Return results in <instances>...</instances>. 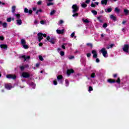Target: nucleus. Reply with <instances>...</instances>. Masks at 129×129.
Here are the masks:
<instances>
[{
    "instance_id": "1",
    "label": "nucleus",
    "mask_w": 129,
    "mask_h": 129,
    "mask_svg": "<svg viewBox=\"0 0 129 129\" xmlns=\"http://www.w3.org/2000/svg\"><path fill=\"white\" fill-rule=\"evenodd\" d=\"M100 51H101V52L102 53V54H103V56L104 57L106 58V57L108 56L107 51L106 50V49L105 48H103Z\"/></svg>"
},
{
    "instance_id": "2",
    "label": "nucleus",
    "mask_w": 129,
    "mask_h": 129,
    "mask_svg": "<svg viewBox=\"0 0 129 129\" xmlns=\"http://www.w3.org/2000/svg\"><path fill=\"white\" fill-rule=\"evenodd\" d=\"M46 40L50 42V43H51V44H55V42H56V38H50V36H47Z\"/></svg>"
},
{
    "instance_id": "3",
    "label": "nucleus",
    "mask_w": 129,
    "mask_h": 129,
    "mask_svg": "<svg viewBox=\"0 0 129 129\" xmlns=\"http://www.w3.org/2000/svg\"><path fill=\"white\" fill-rule=\"evenodd\" d=\"M73 13H76L79 10V7H78L76 4L73 5Z\"/></svg>"
},
{
    "instance_id": "4",
    "label": "nucleus",
    "mask_w": 129,
    "mask_h": 129,
    "mask_svg": "<svg viewBox=\"0 0 129 129\" xmlns=\"http://www.w3.org/2000/svg\"><path fill=\"white\" fill-rule=\"evenodd\" d=\"M6 77L9 79H16L17 78L16 75H8L6 76Z\"/></svg>"
},
{
    "instance_id": "5",
    "label": "nucleus",
    "mask_w": 129,
    "mask_h": 129,
    "mask_svg": "<svg viewBox=\"0 0 129 129\" xmlns=\"http://www.w3.org/2000/svg\"><path fill=\"white\" fill-rule=\"evenodd\" d=\"M129 46L127 44H125L123 47V51L126 52V53H128Z\"/></svg>"
},
{
    "instance_id": "6",
    "label": "nucleus",
    "mask_w": 129,
    "mask_h": 129,
    "mask_svg": "<svg viewBox=\"0 0 129 129\" xmlns=\"http://www.w3.org/2000/svg\"><path fill=\"white\" fill-rule=\"evenodd\" d=\"M24 13L25 14H29V15H32L33 13V10L28 9V8H25L24 9Z\"/></svg>"
},
{
    "instance_id": "7",
    "label": "nucleus",
    "mask_w": 129,
    "mask_h": 129,
    "mask_svg": "<svg viewBox=\"0 0 129 129\" xmlns=\"http://www.w3.org/2000/svg\"><path fill=\"white\" fill-rule=\"evenodd\" d=\"M37 35H38L39 42H41V41L43 40V34L41 33H38L37 34Z\"/></svg>"
},
{
    "instance_id": "8",
    "label": "nucleus",
    "mask_w": 129,
    "mask_h": 129,
    "mask_svg": "<svg viewBox=\"0 0 129 129\" xmlns=\"http://www.w3.org/2000/svg\"><path fill=\"white\" fill-rule=\"evenodd\" d=\"M5 87L6 89L10 90L13 88L12 85L11 84H6L5 85Z\"/></svg>"
},
{
    "instance_id": "9",
    "label": "nucleus",
    "mask_w": 129,
    "mask_h": 129,
    "mask_svg": "<svg viewBox=\"0 0 129 129\" xmlns=\"http://www.w3.org/2000/svg\"><path fill=\"white\" fill-rule=\"evenodd\" d=\"M92 54H93V58H97V52L95 50H93L92 51Z\"/></svg>"
},
{
    "instance_id": "10",
    "label": "nucleus",
    "mask_w": 129,
    "mask_h": 129,
    "mask_svg": "<svg viewBox=\"0 0 129 129\" xmlns=\"http://www.w3.org/2000/svg\"><path fill=\"white\" fill-rule=\"evenodd\" d=\"M67 73L68 76H70V74H71V73H74V70H73V69L68 70Z\"/></svg>"
},
{
    "instance_id": "11",
    "label": "nucleus",
    "mask_w": 129,
    "mask_h": 129,
    "mask_svg": "<svg viewBox=\"0 0 129 129\" xmlns=\"http://www.w3.org/2000/svg\"><path fill=\"white\" fill-rule=\"evenodd\" d=\"M22 76L24 78H28L30 77V74L28 73H23Z\"/></svg>"
},
{
    "instance_id": "12",
    "label": "nucleus",
    "mask_w": 129,
    "mask_h": 129,
    "mask_svg": "<svg viewBox=\"0 0 129 129\" xmlns=\"http://www.w3.org/2000/svg\"><path fill=\"white\" fill-rule=\"evenodd\" d=\"M20 58H23V59H24V61H27V60H29V59H30V56H26V55H22L20 56Z\"/></svg>"
},
{
    "instance_id": "13",
    "label": "nucleus",
    "mask_w": 129,
    "mask_h": 129,
    "mask_svg": "<svg viewBox=\"0 0 129 129\" xmlns=\"http://www.w3.org/2000/svg\"><path fill=\"white\" fill-rule=\"evenodd\" d=\"M16 24L18 26H21L22 25V20L21 19H17L16 20Z\"/></svg>"
},
{
    "instance_id": "14",
    "label": "nucleus",
    "mask_w": 129,
    "mask_h": 129,
    "mask_svg": "<svg viewBox=\"0 0 129 129\" xmlns=\"http://www.w3.org/2000/svg\"><path fill=\"white\" fill-rule=\"evenodd\" d=\"M56 33L57 34H63L64 33V29H62L61 30H60L59 29L56 30Z\"/></svg>"
},
{
    "instance_id": "15",
    "label": "nucleus",
    "mask_w": 129,
    "mask_h": 129,
    "mask_svg": "<svg viewBox=\"0 0 129 129\" xmlns=\"http://www.w3.org/2000/svg\"><path fill=\"white\" fill-rule=\"evenodd\" d=\"M0 47L2 49H7L8 48V45H7L6 44H1Z\"/></svg>"
},
{
    "instance_id": "16",
    "label": "nucleus",
    "mask_w": 129,
    "mask_h": 129,
    "mask_svg": "<svg viewBox=\"0 0 129 129\" xmlns=\"http://www.w3.org/2000/svg\"><path fill=\"white\" fill-rule=\"evenodd\" d=\"M112 11V9L111 8H108L105 10V12L106 13H110Z\"/></svg>"
},
{
    "instance_id": "17",
    "label": "nucleus",
    "mask_w": 129,
    "mask_h": 129,
    "mask_svg": "<svg viewBox=\"0 0 129 129\" xmlns=\"http://www.w3.org/2000/svg\"><path fill=\"white\" fill-rule=\"evenodd\" d=\"M101 5H105L106 6L107 5V0H102L101 1Z\"/></svg>"
},
{
    "instance_id": "18",
    "label": "nucleus",
    "mask_w": 129,
    "mask_h": 129,
    "mask_svg": "<svg viewBox=\"0 0 129 129\" xmlns=\"http://www.w3.org/2000/svg\"><path fill=\"white\" fill-rule=\"evenodd\" d=\"M14 16H15V18L17 20H19L20 18H21V15L20 14H16Z\"/></svg>"
},
{
    "instance_id": "19",
    "label": "nucleus",
    "mask_w": 129,
    "mask_h": 129,
    "mask_svg": "<svg viewBox=\"0 0 129 129\" xmlns=\"http://www.w3.org/2000/svg\"><path fill=\"white\" fill-rule=\"evenodd\" d=\"M110 18L111 19V20H113V21H116V17H115V16L111 15L110 16Z\"/></svg>"
},
{
    "instance_id": "20",
    "label": "nucleus",
    "mask_w": 129,
    "mask_h": 129,
    "mask_svg": "<svg viewBox=\"0 0 129 129\" xmlns=\"http://www.w3.org/2000/svg\"><path fill=\"white\" fill-rule=\"evenodd\" d=\"M107 82H109V83H115V80L112 79H108L107 80Z\"/></svg>"
},
{
    "instance_id": "21",
    "label": "nucleus",
    "mask_w": 129,
    "mask_h": 129,
    "mask_svg": "<svg viewBox=\"0 0 129 129\" xmlns=\"http://www.w3.org/2000/svg\"><path fill=\"white\" fill-rule=\"evenodd\" d=\"M82 21L83 22V23H84L85 24H88L89 23V21L87 19H82Z\"/></svg>"
},
{
    "instance_id": "22",
    "label": "nucleus",
    "mask_w": 129,
    "mask_h": 129,
    "mask_svg": "<svg viewBox=\"0 0 129 129\" xmlns=\"http://www.w3.org/2000/svg\"><path fill=\"white\" fill-rule=\"evenodd\" d=\"M2 26L3 28H7V27H8V23H7L6 22L3 23L2 24Z\"/></svg>"
},
{
    "instance_id": "23",
    "label": "nucleus",
    "mask_w": 129,
    "mask_h": 129,
    "mask_svg": "<svg viewBox=\"0 0 129 129\" xmlns=\"http://www.w3.org/2000/svg\"><path fill=\"white\" fill-rule=\"evenodd\" d=\"M120 10L118 8H115L114 10V12L116 13L117 14L119 13Z\"/></svg>"
},
{
    "instance_id": "24",
    "label": "nucleus",
    "mask_w": 129,
    "mask_h": 129,
    "mask_svg": "<svg viewBox=\"0 0 129 129\" xmlns=\"http://www.w3.org/2000/svg\"><path fill=\"white\" fill-rule=\"evenodd\" d=\"M12 13H15L16 12V6H13L12 7Z\"/></svg>"
},
{
    "instance_id": "25",
    "label": "nucleus",
    "mask_w": 129,
    "mask_h": 129,
    "mask_svg": "<svg viewBox=\"0 0 129 129\" xmlns=\"http://www.w3.org/2000/svg\"><path fill=\"white\" fill-rule=\"evenodd\" d=\"M124 13L125 15H128L129 11L127 9H124Z\"/></svg>"
},
{
    "instance_id": "26",
    "label": "nucleus",
    "mask_w": 129,
    "mask_h": 129,
    "mask_svg": "<svg viewBox=\"0 0 129 129\" xmlns=\"http://www.w3.org/2000/svg\"><path fill=\"white\" fill-rule=\"evenodd\" d=\"M62 78H63V76H62L61 75H59L57 77V79L58 81H59V80H61Z\"/></svg>"
},
{
    "instance_id": "27",
    "label": "nucleus",
    "mask_w": 129,
    "mask_h": 129,
    "mask_svg": "<svg viewBox=\"0 0 129 129\" xmlns=\"http://www.w3.org/2000/svg\"><path fill=\"white\" fill-rule=\"evenodd\" d=\"M21 44L23 45L26 44V40L25 39H21Z\"/></svg>"
},
{
    "instance_id": "28",
    "label": "nucleus",
    "mask_w": 129,
    "mask_h": 129,
    "mask_svg": "<svg viewBox=\"0 0 129 129\" xmlns=\"http://www.w3.org/2000/svg\"><path fill=\"white\" fill-rule=\"evenodd\" d=\"M82 8H86L87 7V5L85 4V3H83L81 4Z\"/></svg>"
},
{
    "instance_id": "29",
    "label": "nucleus",
    "mask_w": 129,
    "mask_h": 129,
    "mask_svg": "<svg viewBox=\"0 0 129 129\" xmlns=\"http://www.w3.org/2000/svg\"><path fill=\"white\" fill-rule=\"evenodd\" d=\"M46 21L42 20L40 21V24L41 25H45V24H46Z\"/></svg>"
},
{
    "instance_id": "30",
    "label": "nucleus",
    "mask_w": 129,
    "mask_h": 129,
    "mask_svg": "<svg viewBox=\"0 0 129 129\" xmlns=\"http://www.w3.org/2000/svg\"><path fill=\"white\" fill-rule=\"evenodd\" d=\"M42 9H39L36 11V15H38L39 13H42Z\"/></svg>"
},
{
    "instance_id": "31",
    "label": "nucleus",
    "mask_w": 129,
    "mask_h": 129,
    "mask_svg": "<svg viewBox=\"0 0 129 129\" xmlns=\"http://www.w3.org/2000/svg\"><path fill=\"white\" fill-rule=\"evenodd\" d=\"M66 86H69V81L68 80H66Z\"/></svg>"
},
{
    "instance_id": "32",
    "label": "nucleus",
    "mask_w": 129,
    "mask_h": 129,
    "mask_svg": "<svg viewBox=\"0 0 129 129\" xmlns=\"http://www.w3.org/2000/svg\"><path fill=\"white\" fill-rule=\"evenodd\" d=\"M92 13L93 14V15H97V12H96L95 10H92Z\"/></svg>"
},
{
    "instance_id": "33",
    "label": "nucleus",
    "mask_w": 129,
    "mask_h": 129,
    "mask_svg": "<svg viewBox=\"0 0 129 129\" xmlns=\"http://www.w3.org/2000/svg\"><path fill=\"white\" fill-rule=\"evenodd\" d=\"M66 45H67V44L66 43H63L62 46H61V48H62L64 50H65L66 47L65 46H66Z\"/></svg>"
},
{
    "instance_id": "34",
    "label": "nucleus",
    "mask_w": 129,
    "mask_h": 129,
    "mask_svg": "<svg viewBox=\"0 0 129 129\" xmlns=\"http://www.w3.org/2000/svg\"><path fill=\"white\" fill-rule=\"evenodd\" d=\"M23 48H24V49H28L29 48V46H28L26 44H23Z\"/></svg>"
},
{
    "instance_id": "35",
    "label": "nucleus",
    "mask_w": 129,
    "mask_h": 129,
    "mask_svg": "<svg viewBox=\"0 0 129 129\" xmlns=\"http://www.w3.org/2000/svg\"><path fill=\"white\" fill-rule=\"evenodd\" d=\"M53 5H54V3H53L52 2L47 3L48 7H50V6H53Z\"/></svg>"
},
{
    "instance_id": "36",
    "label": "nucleus",
    "mask_w": 129,
    "mask_h": 129,
    "mask_svg": "<svg viewBox=\"0 0 129 129\" xmlns=\"http://www.w3.org/2000/svg\"><path fill=\"white\" fill-rule=\"evenodd\" d=\"M55 14V10H53L52 11H51L50 15V16H53Z\"/></svg>"
},
{
    "instance_id": "37",
    "label": "nucleus",
    "mask_w": 129,
    "mask_h": 129,
    "mask_svg": "<svg viewBox=\"0 0 129 129\" xmlns=\"http://www.w3.org/2000/svg\"><path fill=\"white\" fill-rule=\"evenodd\" d=\"M39 59L40 61H43L44 60V58H43V57L41 55L39 56Z\"/></svg>"
},
{
    "instance_id": "38",
    "label": "nucleus",
    "mask_w": 129,
    "mask_h": 129,
    "mask_svg": "<svg viewBox=\"0 0 129 129\" xmlns=\"http://www.w3.org/2000/svg\"><path fill=\"white\" fill-rule=\"evenodd\" d=\"M69 59H70V60H71L72 59H74V56H72V55L69 56Z\"/></svg>"
},
{
    "instance_id": "39",
    "label": "nucleus",
    "mask_w": 129,
    "mask_h": 129,
    "mask_svg": "<svg viewBox=\"0 0 129 129\" xmlns=\"http://www.w3.org/2000/svg\"><path fill=\"white\" fill-rule=\"evenodd\" d=\"M91 78H94V77H95V74L92 73V74L91 75Z\"/></svg>"
},
{
    "instance_id": "40",
    "label": "nucleus",
    "mask_w": 129,
    "mask_h": 129,
    "mask_svg": "<svg viewBox=\"0 0 129 129\" xmlns=\"http://www.w3.org/2000/svg\"><path fill=\"white\" fill-rule=\"evenodd\" d=\"M74 36H75V33L73 32V33L71 34V37L72 38H74Z\"/></svg>"
},
{
    "instance_id": "41",
    "label": "nucleus",
    "mask_w": 129,
    "mask_h": 129,
    "mask_svg": "<svg viewBox=\"0 0 129 129\" xmlns=\"http://www.w3.org/2000/svg\"><path fill=\"white\" fill-rule=\"evenodd\" d=\"M116 82L117 83H118L119 84V83H120V79H119V78H118L117 79V80H116Z\"/></svg>"
},
{
    "instance_id": "42",
    "label": "nucleus",
    "mask_w": 129,
    "mask_h": 129,
    "mask_svg": "<svg viewBox=\"0 0 129 129\" xmlns=\"http://www.w3.org/2000/svg\"><path fill=\"white\" fill-rule=\"evenodd\" d=\"M31 87H32V88H34V87H35L36 85H35V84L32 83H31Z\"/></svg>"
},
{
    "instance_id": "43",
    "label": "nucleus",
    "mask_w": 129,
    "mask_h": 129,
    "mask_svg": "<svg viewBox=\"0 0 129 129\" xmlns=\"http://www.w3.org/2000/svg\"><path fill=\"white\" fill-rule=\"evenodd\" d=\"M57 84H58V83L57 82L56 80H54L53 81V84H54V85H57Z\"/></svg>"
},
{
    "instance_id": "44",
    "label": "nucleus",
    "mask_w": 129,
    "mask_h": 129,
    "mask_svg": "<svg viewBox=\"0 0 129 129\" xmlns=\"http://www.w3.org/2000/svg\"><path fill=\"white\" fill-rule=\"evenodd\" d=\"M64 23V22L63 21V20H60L59 22L58 25H61V24H63Z\"/></svg>"
},
{
    "instance_id": "45",
    "label": "nucleus",
    "mask_w": 129,
    "mask_h": 129,
    "mask_svg": "<svg viewBox=\"0 0 129 129\" xmlns=\"http://www.w3.org/2000/svg\"><path fill=\"white\" fill-rule=\"evenodd\" d=\"M12 21V18H9L7 19V22H8L9 23H10V22Z\"/></svg>"
},
{
    "instance_id": "46",
    "label": "nucleus",
    "mask_w": 129,
    "mask_h": 129,
    "mask_svg": "<svg viewBox=\"0 0 129 129\" xmlns=\"http://www.w3.org/2000/svg\"><path fill=\"white\" fill-rule=\"evenodd\" d=\"M64 55H65L64 51H60V56H64Z\"/></svg>"
},
{
    "instance_id": "47",
    "label": "nucleus",
    "mask_w": 129,
    "mask_h": 129,
    "mask_svg": "<svg viewBox=\"0 0 129 129\" xmlns=\"http://www.w3.org/2000/svg\"><path fill=\"white\" fill-rule=\"evenodd\" d=\"M107 27V24L105 23L103 25V28H106Z\"/></svg>"
},
{
    "instance_id": "48",
    "label": "nucleus",
    "mask_w": 129,
    "mask_h": 129,
    "mask_svg": "<svg viewBox=\"0 0 129 129\" xmlns=\"http://www.w3.org/2000/svg\"><path fill=\"white\" fill-rule=\"evenodd\" d=\"M73 17H78V13H75L73 14Z\"/></svg>"
},
{
    "instance_id": "49",
    "label": "nucleus",
    "mask_w": 129,
    "mask_h": 129,
    "mask_svg": "<svg viewBox=\"0 0 129 129\" xmlns=\"http://www.w3.org/2000/svg\"><path fill=\"white\" fill-rule=\"evenodd\" d=\"M5 38H4V36H0V40H1V41H4Z\"/></svg>"
},
{
    "instance_id": "50",
    "label": "nucleus",
    "mask_w": 129,
    "mask_h": 129,
    "mask_svg": "<svg viewBox=\"0 0 129 129\" xmlns=\"http://www.w3.org/2000/svg\"><path fill=\"white\" fill-rule=\"evenodd\" d=\"M93 90V89L92 88V87H89V91H92Z\"/></svg>"
},
{
    "instance_id": "51",
    "label": "nucleus",
    "mask_w": 129,
    "mask_h": 129,
    "mask_svg": "<svg viewBox=\"0 0 129 129\" xmlns=\"http://www.w3.org/2000/svg\"><path fill=\"white\" fill-rule=\"evenodd\" d=\"M91 7H92V8H95V4L92 3L91 4Z\"/></svg>"
},
{
    "instance_id": "52",
    "label": "nucleus",
    "mask_w": 129,
    "mask_h": 129,
    "mask_svg": "<svg viewBox=\"0 0 129 129\" xmlns=\"http://www.w3.org/2000/svg\"><path fill=\"white\" fill-rule=\"evenodd\" d=\"M87 45L91 47V48H92V44L91 43H87Z\"/></svg>"
},
{
    "instance_id": "53",
    "label": "nucleus",
    "mask_w": 129,
    "mask_h": 129,
    "mask_svg": "<svg viewBox=\"0 0 129 129\" xmlns=\"http://www.w3.org/2000/svg\"><path fill=\"white\" fill-rule=\"evenodd\" d=\"M32 10H33V11L34 12L37 11V7H33V8H32Z\"/></svg>"
},
{
    "instance_id": "54",
    "label": "nucleus",
    "mask_w": 129,
    "mask_h": 129,
    "mask_svg": "<svg viewBox=\"0 0 129 129\" xmlns=\"http://www.w3.org/2000/svg\"><path fill=\"white\" fill-rule=\"evenodd\" d=\"M90 56H91V53H87V56L89 58V57H90Z\"/></svg>"
},
{
    "instance_id": "55",
    "label": "nucleus",
    "mask_w": 129,
    "mask_h": 129,
    "mask_svg": "<svg viewBox=\"0 0 129 129\" xmlns=\"http://www.w3.org/2000/svg\"><path fill=\"white\" fill-rule=\"evenodd\" d=\"M20 69L21 70H24L25 69V67L24 66L20 67Z\"/></svg>"
},
{
    "instance_id": "56",
    "label": "nucleus",
    "mask_w": 129,
    "mask_h": 129,
    "mask_svg": "<svg viewBox=\"0 0 129 129\" xmlns=\"http://www.w3.org/2000/svg\"><path fill=\"white\" fill-rule=\"evenodd\" d=\"M39 66H40V63H37L36 64V67H37V68H39Z\"/></svg>"
},
{
    "instance_id": "57",
    "label": "nucleus",
    "mask_w": 129,
    "mask_h": 129,
    "mask_svg": "<svg viewBox=\"0 0 129 129\" xmlns=\"http://www.w3.org/2000/svg\"><path fill=\"white\" fill-rule=\"evenodd\" d=\"M37 5H42V2L41 1L38 2Z\"/></svg>"
},
{
    "instance_id": "58",
    "label": "nucleus",
    "mask_w": 129,
    "mask_h": 129,
    "mask_svg": "<svg viewBox=\"0 0 129 129\" xmlns=\"http://www.w3.org/2000/svg\"><path fill=\"white\" fill-rule=\"evenodd\" d=\"M96 63H99V59L96 58Z\"/></svg>"
},
{
    "instance_id": "59",
    "label": "nucleus",
    "mask_w": 129,
    "mask_h": 129,
    "mask_svg": "<svg viewBox=\"0 0 129 129\" xmlns=\"http://www.w3.org/2000/svg\"><path fill=\"white\" fill-rule=\"evenodd\" d=\"M89 3H90V0H87V1H86V4H89Z\"/></svg>"
},
{
    "instance_id": "60",
    "label": "nucleus",
    "mask_w": 129,
    "mask_h": 129,
    "mask_svg": "<svg viewBox=\"0 0 129 129\" xmlns=\"http://www.w3.org/2000/svg\"><path fill=\"white\" fill-rule=\"evenodd\" d=\"M109 46L110 48H112L114 46V44H110Z\"/></svg>"
},
{
    "instance_id": "61",
    "label": "nucleus",
    "mask_w": 129,
    "mask_h": 129,
    "mask_svg": "<svg viewBox=\"0 0 129 129\" xmlns=\"http://www.w3.org/2000/svg\"><path fill=\"white\" fill-rule=\"evenodd\" d=\"M42 36H43V37H44V38H46V37H47V34H42Z\"/></svg>"
},
{
    "instance_id": "62",
    "label": "nucleus",
    "mask_w": 129,
    "mask_h": 129,
    "mask_svg": "<svg viewBox=\"0 0 129 129\" xmlns=\"http://www.w3.org/2000/svg\"><path fill=\"white\" fill-rule=\"evenodd\" d=\"M39 46H40V47H42V46H43V43H40L39 44Z\"/></svg>"
},
{
    "instance_id": "63",
    "label": "nucleus",
    "mask_w": 129,
    "mask_h": 129,
    "mask_svg": "<svg viewBox=\"0 0 129 129\" xmlns=\"http://www.w3.org/2000/svg\"><path fill=\"white\" fill-rule=\"evenodd\" d=\"M60 51H61V48H57V51L60 52Z\"/></svg>"
},
{
    "instance_id": "64",
    "label": "nucleus",
    "mask_w": 129,
    "mask_h": 129,
    "mask_svg": "<svg viewBox=\"0 0 129 129\" xmlns=\"http://www.w3.org/2000/svg\"><path fill=\"white\" fill-rule=\"evenodd\" d=\"M116 76H117V74L113 75V77H114L115 78V77H116Z\"/></svg>"
}]
</instances>
